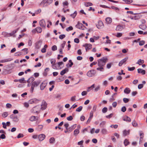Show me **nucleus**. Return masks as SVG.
<instances>
[{"mask_svg":"<svg viewBox=\"0 0 147 147\" xmlns=\"http://www.w3.org/2000/svg\"><path fill=\"white\" fill-rule=\"evenodd\" d=\"M140 141L141 140H142V139L144 137V134L140 132Z\"/></svg>","mask_w":147,"mask_h":147,"instance_id":"680f3d73","label":"nucleus"},{"mask_svg":"<svg viewBox=\"0 0 147 147\" xmlns=\"http://www.w3.org/2000/svg\"><path fill=\"white\" fill-rule=\"evenodd\" d=\"M73 117L71 116H70L67 118V119L68 121H71L73 119Z\"/></svg>","mask_w":147,"mask_h":147,"instance_id":"e2e57ef3","label":"nucleus"},{"mask_svg":"<svg viewBox=\"0 0 147 147\" xmlns=\"http://www.w3.org/2000/svg\"><path fill=\"white\" fill-rule=\"evenodd\" d=\"M47 104L46 102L44 100H43L41 105L40 109L42 110L45 109L47 107Z\"/></svg>","mask_w":147,"mask_h":147,"instance_id":"0eeeda50","label":"nucleus"},{"mask_svg":"<svg viewBox=\"0 0 147 147\" xmlns=\"http://www.w3.org/2000/svg\"><path fill=\"white\" fill-rule=\"evenodd\" d=\"M76 27L79 29L84 30L85 28H86L81 23L78 22V24L76 26Z\"/></svg>","mask_w":147,"mask_h":147,"instance_id":"39448f33","label":"nucleus"},{"mask_svg":"<svg viewBox=\"0 0 147 147\" xmlns=\"http://www.w3.org/2000/svg\"><path fill=\"white\" fill-rule=\"evenodd\" d=\"M137 71L138 72V73H141L143 75H144L145 74V71L144 70H142L141 69H138Z\"/></svg>","mask_w":147,"mask_h":147,"instance_id":"6ab92c4d","label":"nucleus"},{"mask_svg":"<svg viewBox=\"0 0 147 147\" xmlns=\"http://www.w3.org/2000/svg\"><path fill=\"white\" fill-rule=\"evenodd\" d=\"M142 24L139 25V27L141 29L144 30L146 28V25L144 24L143 22H145V21L144 20H143Z\"/></svg>","mask_w":147,"mask_h":147,"instance_id":"9b49d317","label":"nucleus"},{"mask_svg":"<svg viewBox=\"0 0 147 147\" xmlns=\"http://www.w3.org/2000/svg\"><path fill=\"white\" fill-rule=\"evenodd\" d=\"M107 58L106 57L102 58L98 60V65L99 67H102L105 65L107 61Z\"/></svg>","mask_w":147,"mask_h":147,"instance_id":"f257e3e1","label":"nucleus"},{"mask_svg":"<svg viewBox=\"0 0 147 147\" xmlns=\"http://www.w3.org/2000/svg\"><path fill=\"white\" fill-rule=\"evenodd\" d=\"M126 110V107L125 106H123L122 107L121 109V111L123 112H125Z\"/></svg>","mask_w":147,"mask_h":147,"instance_id":"6e6d98bb","label":"nucleus"},{"mask_svg":"<svg viewBox=\"0 0 147 147\" xmlns=\"http://www.w3.org/2000/svg\"><path fill=\"white\" fill-rule=\"evenodd\" d=\"M73 29V27L71 26H70L67 28L66 30L67 31H69L72 30Z\"/></svg>","mask_w":147,"mask_h":147,"instance_id":"4d7b16f0","label":"nucleus"},{"mask_svg":"<svg viewBox=\"0 0 147 147\" xmlns=\"http://www.w3.org/2000/svg\"><path fill=\"white\" fill-rule=\"evenodd\" d=\"M123 100L125 103H126L129 101V99L126 98H124L123 99Z\"/></svg>","mask_w":147,"mask_h":147,"instance_id":"052dcab7","label":"nucleus"},{"mask_svg":"<svg viewBox=\"0 0 147 147\" xmlns=\"http://www.w3.org/2000/svg\"><path fill=\"white\" fill-rule=\"evenodd\" d=\"M145 44V41L144 40H142L139 42V45L140 46H142L144 45Z\"/></svg>","mask_w":147,"mask_h":147,"instance_id":"774afa93","label":"nucleus"},{"mask_svg":"<svg viewBox=\"0 0 147 147\" xmlns=\"http://www.w3.org/2000/svg\"><path fill=\"white\" fill-rule=\"evenodd\" d=\"M144 62V60H142L141 59H139L136 63V64H138L139 65H141L143 64Z\"/></svg>","mask_w":147,"mask_h":147,"instance_id":"5701e85b","label":"nucleus"},{"mask_svg":"<svg viewBox=\"0 0 147 147\" xmlns=\"http://www.w3.org/2000/svg\"><path fill=\"white\" fill-rule=\"evenodd\" d=\"M37 117L35 116H32L30 118L29 120L31 121H34L37 119Z\"/></svg>","mask_w":147,"mask_h":147,"instance_id":"c756f323","label":"nucleus"},{"mask_svg":"<svg viewBox=\"0 0 147 147\" xmlns=\"http://www.w3.org/2000/svg\"><path fill=\"white\" fill-rule=\"evenodd\" d=\"M143 87V84H139L138 86V88L139 89H141Z\"/></svg>","mask_w":147,"mask_h":147,"instance_id":"69168bd1","label":"nucleus"},{"mask_svg":"<svg viewBox=\"0 0 147 147\" xmlns=\"http://www.w3.org/2000/svg\"><path fill=\"white\" fill-rule=\"evenodd\" d=\"M124 144L125 145V146H126L127 145H128V144H129V142L128 141V140L127 139H125V141L124 142Z\"/></svg>","mask_w":147,"mask_h":147,"instance_id":"c03bdc74","label":"nucleus"},{"mask_svg":"<svg viewBox=\"0 0 147 147\" xmlns=\"http://www.w3.org/2000/svg\"><path fill=\"white\" fill-rule=\"evenodd\" d=\"M63 62H59L58 63V65L59 67V69H61L62 68V67H61V66L63 65Z\"/></svg>","mask_w":147,"mask_h":147,"instance_id":"72a5a7b5","label":"nucleus"},{"mask_svg":"<svg viewBox=\"0 0 147 147\" xmlns=\"http://www.w3.org/2000/svg\"><path fill=\"white\" fill-rule=\"evenodd\" d=\"M68 71V69L67 68H65L64 69L62 70L60 72V74L61 75H63L66 73Z\"/></svg>","mask_w":147,"mask_h":147,"instance_id":"aec40b11","label":"nucleus"},{"mask_svg":"<svg viewBox=\"0 0 147 147\" xmlns=\"http://www.w3.org/2000/svg\"><path fill=\"white\" fill-rule=\"evenodd\" d=\"M128 70H129V71H133L135 69V67H128Z\"/></svg>","mask_w":147,"mask_h":147,"instance_id":"864d4df0","label":"nucleus"},{"mask_svg":"<svg viewBox=\"0 0 147 147\" xmlns=\"http://www.w3.org/2000/svg\"><path fill=\"white\" fill-rule=\"evenodd\" d=\"M106 122L105 121H102L100 123V126L101 127H102L104 126Z\"/></svg>","mask_w":147,"mask_h":147,"instance_id":"de8ad7c7","label":"nucleus"},{"mask_svg":"<svg viewBox=\"0 0 147 147\" xmlns=\"http://www.w3.org/2000/svg\"><path fill=\"white\" fill-rule=\"evenodd\" d=\"M36 31L38 33H40L42 31V29L40 27H38L36 28Z\"/></svg>","mask_w":147,"mask_h":147,"instance_id":"a878e982","label":"nucleus"},{"mask_svg":"<svg viewBox=\"0 0 147 147\" xmlns=\"http://www.w3.org/2000/svg\"><path fill=\"white\" fill-rule=\"evenodd\" d=\"M40 108L38 106H36L33 107L31 110V111L33 113H38L40 112Z\"/></svg>","mask_w":147,"mask_h":147,"instance_id":"7ed1b4c3","label":"nucleus"},{"mask_svg":"<svg viewBox=\"0 0 147 147\" xmlns=\"http://www.w3.org/2000/svg\"><path fill=\"white\" fill-rule=\"evenodd\" d=\"M101 132L103 134H106L107 133V130L104 128L102 129L101 130Z\"/></svg>","mask_w":147,"mask_h":147,"instance_id":"ea45409f","label":"nucleus"},{"mask_svg":"<svg viewBox=\"0 0 147 147\" xmlns=\"http://www.w3.org/2000/svg\"><path fill=\"white\" fill-rule=\"evenodd\" d=\"M107 110L108 109L107 108L105 107L102 109V111L103 113H105L107 111Z\"/></svg>","mask_w":147,"mask_h":147,"instance_id":"79ce46f5","label":"nucleus"},{"mask_svg":"<svg viewBox=\"0 0 147 147\" xmlns=\"http://www.w3.org/2000/svg\"><path fill=\"white\" fill-rule=\"evenodd\" d=\"M40 25L42 28H45L46 25L45 20L43 19L41 20L39 22Z\"/></svg>","mask_w":147,"mask_h":147,"instance_id":"1a4fd4ad","label":"nucleus"},{"mask_svg":"<svg viewBox=\"0 0 147 147\" xmlns=\"http://www.w3.org/2000/svg\"><path fill=\"white\" fill-rule=\"evenodd\" d=\"M131 92V90L128 88H126L124 90V93L126 94H129Z\"/></svg>","mask_w":147,"mask_h":147,"instance_id":"4be33fe9","label":"nucleus"},{"mask_svg":"<svg viewBox=\"0 0 147 147\" xmlns=\"http://www.w3.org/2000/svg\"><path fill=\"white\" fill-rule=\"evenodd\" d=\"M47 83V82L44 81L40 85V89L41 90H43L46 86Z\"/></svg>","mask_w":147,"mask_h":147,"instance_id":"6e6552de","label":"nucleus"},{"mask_svg":"<svg viewBox=\"0 0 147 147\" xmlns=\"http://www.w3.org/2000/svg\"><path fill=\"white\" fill-rule=\"evenodd\" d=\"M22 51H24V55L27 54L28 53V49L27 48H24L22 50Z\"/></svg>","mask_w":147,"mask_h":147,"instance_id":"58836bf2","label":"nucleus"},{"mask_svg":"<svg viewBox=\"0 0 147 147\" xmlns=\"http://www.w3.org/2000/svg\"><path fill=\"white\" fill-rule=\"evenodd\" d=\"M77 14V12L76 11H75L74 13L70 15V16H71L73 18H74L76 16Z\"/></svg>","mask_w":147,"mask_h":147,"instance_id":"c9c22d12","label":"nucleus"},{"mask_svg":"<svg viewBox=\"0 0 147 147\" xmlns=\"http://www.w3.org/2000/svg\"><path fill=\"white\" fill-rule=\"evenodd\" d=\"M96 72L95 70L92 69L89 71L87 74V76L89 77L93 76L95 74Z\"/></svg>","mask_w":147,"mask_h":147,"instance_id":"20e7f679","label":"nucleus"},{"mask_svg":"<svg viewBox=\"0 0 147 147\" xmlns=\"http://www.w3.org/2000/svg\"><path fill=\"white\" fill-rule=\"evenodd\" d=\"M13 121L16 122H18L19 121V119L18 117L16 116L14 119L13 120Z\"/></svg>","mask_w":147,"mask_h":147,"instance_id":"a18cd8bd","label":"nucleus"},{"mask_svg":"<svg viewBox=\"0 0 147 147\" xmlns=\"http://www.w3.org/2000/svg\"><path fill=\"white\" fill-rule=\"evenodd\" d=\"M122 34L121 33H117L116 36L117 37H119L122 36Z\"/></svg>","mask_w":147,"mask_h":147,"instance_id":"338daca9","label":"nucleus"},{"mask_svg":"<svg viewBox=\"0 0 147 147\" xmlns=\"http://www.w3.org/2000/svg\"><path fill=\"white\" fill-rule=\"evenodd\" d=\"M129 130H128V131L126 130H125L123 131V134L124 136H126L129 134Z\"/></svg>","mask_w":147,"mask_h":147,"instance_id":"2f4dec72","label":"nucleus"},{"mask_svg":"<svg viewBox=\"0 0 147 147\" xmlns=\"http://www.w3.org/2000/svg\"><path fill=\"white\" fill-rule=\"evenodd\" d=\"M51 49L53 51H54L57 50V47L55 45H53Z\"/></svg>","mask_w":147,"mask_h":147,"instance_id":"09e8293b","label":"nucleus"},{"mask_svg":"<svg viewBox=\"0 0 147 147\" xmlns=\"http://www.w3.org/2000/svg\"><path fill=\"white\" fill-rule=\"evenodd\" d=\"M68 4V3L67 1H65L63 2V5L65 7V8H67V7Z\"/></svg>","mask_w":147,"mask_h":147,"instance_id":"13d9d810","label":"nucleus"},{"mask_svg":"<svg viewBox=\"0 0 147 147\" xmlns=\"http://www.w3.org/2000/svg\"><path fill=\"white\" fill-rule=\"evenodd\" d=\"M132 125L134 127H137L138 126V123L135 120H134L132 123Z\"/></svg>","mask_w":147,"mask_h":147,"instance_id":"4c0bfd02","label":"nucleus"},{"mask_svg":"<svg viewBox=\"0 0 147 147\" xmlns=\"http://www.w3.org/2000/svg\"><path fill=\"white\" fill-rule=\"evenodd\" d=\"M76 127V124H74L68 128V131L70 132L71 131Z\"/></svg>","mask_w":147,"mask_h":147,"instance_id":"a211bd4d","label":"nucleus"},{"mask_svg":"<svg viewBox=\"0 0 147 147\" xmlns=\"http://www.w3.org/2000/svg\"><path fill=\"white\" fill-rule=\"evenodd\" d=\"M84 5L86 7H88L92 5V4L90 2L86 3H84Z\"/></svg>","mask_w":147,"mask_h":147,"instance_id":"f704fd0d","label":"nucleus"},{"mask_svg":"<svg viewBox=\"0 0 147 147\" xmlns=\"http://www.w3.org/2000/svg\"><path fill=\"white\" fill-rule=\"evenodd\" d=\"M43 127V125H39L38 126L37 128V129L38 131H40L42 129Z\"/></svg>","mask_w":147,"mask_h":147,"instance_id":"c85d7f7f","label":"nucleus"},{"mask_svg":"<svg viewBox=\"0 0 147 147\" xmlns=\"http://www.w3.org/2000/svg\"><path fill=\"white\" fill-rule=\"evenodd\" d=\"M55 62L56 61L54 59H51V64H52V67L53 69H56V67L55 66Z\"/></svg>","mask_w":147,"mask_h":147,"instance_id":"4468645a","label":"nucleus"},{"mask_svg":"<svg viewBox=\"0 0 147 147\" xmlns=\"http://www.w3.org/2000/svg\"><path fill=\"white\" fill-rule=\"evenodd\" d=\"M64 126L65 127V128L66 130H68V126H69V124L67 123H65Z\"/></svg>","mask_w":147,"mask_h":147,"instance_id":"603ef678","label":"nucleus"},{"mask_svg":"<svg viewBox=\"0 0 147 147\" xmlns=\"http://www.w3.org/2000/svg\"><path fill=\"white\" fill-rule=\"evenodd\" d=\"M123 29V26L118 25L117 26L116 30L118 31H121Z\"/></svg>","mask_w":147,"mask_h":147,"instance_id":"412c9836","label":"nucleus"},{"mask_svg":"<svg viewBox=\"0 0 147 147\" xmlns=\"http://www.w3.org/2000/svg\"><path fill=\"white\" fill-rule=\"evenodd\" d=\"M66 41H63V44H61V49H63L64 48V47L65 46V45L66 43Z\"/></svg>","mask_w":147,"mask_h":147,"instance_id":"0e129e2a","label":"nucleus"},{"mask_svg":"<svg viewBox=\"0 0 147 147\" xmlns=\"http://www.w3.org/2000/svg\"><path fill=\"white\" fill-rule=\"evenodd\" d=\"M2 34L4 36V37H7L10 36L9 34L5 32H3L2 33Z\"/></svg>","mask_w":147,"mask_h":147,"instance_id":"7c9ffc66","label":"nucleus"},{"mask_svg":"<svg viewBox=\"0 0 147 147\" xmlns=\"http://www.w3.org/2000/svg\"><path fill=\"white\" fill-rule=\"evenodd\" d=\"M82 106H80L76 109V111L78 112H80L82 111Z\"/></svg>","mask_w":147,"mask_h":147,"instance_id":"37998d69","label":"nucleus"},{"mask_svg":"<svg viewBox=\"0 0 147 147\" xmlns=\"http://www.w3.org/2000/svg\"><path fill=\"white\" fill-rule=\"evenodd\" d=\"M96 69L98 70H99L101 71H104V68L102 67H100L97 68Z\"/></svg>","mask_w":147,"mask_h":147,"instance_id":"5fc2aeb1","label":"nucleus"},{"mask_svg":"<svg viewBox=\"0 0 147 147\" xmlns=\"http://www.w3.org/2000/svg\"><path fill=\"white\" fill-rule=\"evenodd\" d=\"M65 37V34H61L59 35V38L61 39H63Z\"/></svg>","mask_w":147,"mask_h":147,"instance_id":"8fccbe9b","label":"nucleus"},{"mask_svg":"<svg viewBox=\"0 0 147 147\" xmlns=\"http://www.w3.org/2000/svg\"><path fill=\"white\" fill-rule=\"evenodd\" d=\"M19 29V28H17V29L13 31L11 33H9V36H12L14 34L16 33L17 32V31H18V30Z\"/></svg>","mask_w":147,"mask_h":147,"instance_id":"cd10ccee","label":"nucleus"},{"mask_svg":"<svg viewBox=\"0 0 147 147\" xmlns=\"http://www.w3.org/2000/svg\"><path fill=\"white\" fill-rule=\"evenodd\" d=\"M34 78L33 77H31L29 78L27 81V82L29 83H32L34 81Z\"/></svg>","mask_w":147,"mask_h":147,"instance_id":"b1692460","label":"nucleus"},{"mask_svg":"<svg viewBox=\"0 0 147 147\" xmlns=\"http://www.w3.org/2000/svg\"><path fill=\"white\" fill-rule=\"evenodd\" d=\"M40 100L37 99L36 98H34L30 100L29 101V103L30 104H32L33 103L36 104L39 102Z\"/></svg>","mask_w":147,"mask_h":147,"instance_id":"423d86ee","label":"nucleus"},{"mask_svg":"<svg viewBox=\"0 0 147 147\" xmlns=\"http://www.w3.org/2000/svg\"><path fill=\"white\" fill-rule=\"evenodd\" d=\"M123 121L130 122L131 121V119L130 117L128 116H127L126 117L123 118Z\"/></svg>","mask_w":147,"mask_h":147,"instance_id":"bb28decb","label":"nucleus"},{"mask_svg":"<svg viewBox=\"0 0 147 147\" xmlns=\"http://www.w3.org/2000/svg\"><path fill=\"white\" fill-rule=\"evenodd\" d=\"M45 137V135L42 134L38 136V138L39 141H42L44 140Z\"/></svg>","mask_w":147,"mask_h":147,"instance_id":"dca6fc26","label":"nucleus"},{"mask_svg":"<svg viewBox=\"0 0 147 147\" xmlns=\"http://www.w3.org/2000/svg\"><path fill=\"white\" fill-rule=\"evenodd\" d=\"M40 83V81H34L32 83L30 89V92L31 93L33 92L34 87H37Z\"/></svg>","mask_w":147,"mask_h":147,"instance_id":"f03ea898","label":"nucleus"},{"mask_svg":"<svg viewBox=\"0 0 147 147\" xmlns=\"http://www.w3.org/2000/svg\"><path fill=\"white\" fill-rule=\"evenodd\" d=\"M55 141V139L54 138H51L49 139V142L51 144L53 143Z\"/></svg>","mask_w":147,"mask_h":147,"instance_id":"e433bc0d","label":"nucleus"},{"mask_svg":"<svg viewBox=\"0 0 147 147\" xmlns=\"http://www.w3.org/2000/svg\"><path fill=\"white\" fill-rule=\"evenodd\" d=\"M42 41L41 40H40L36 43V48L37 49H39L41 46Z\"/></svg>","mask_w":147,"mask_h":147,"instance_id":"9d476101","label":"nucleus"},{"mask_svg":"<svg viewBox=\"0 0 147 147\" xmlns=\"http://www.w3.org/2000/svg\"><path fill=\"white\" fill-rule=\"evenodd\" d=\"M106 21L107 24H109L111 22L112 20L111 18L108 17L106 19Z\"/></svg>","mask_w":147,"mask_h":147,"instance_id":"393cba45","label":"nucleus"},{"mask_svg":"<svg viewBox=\"0 0 147 147\" xmlns=\"http://www.w3.org/2000/svg\"><path fill=\"white\" fill-rule=\"evenodd\" d=\"M130 18L131 20H138L139 19H140V16L139 15H138L135 16L134 17H132L131 16L130 17Z\"/></svg>","mask_w":147,"mask_h":147,"instance_id":"f3484780","label":"nucleus"},{"mask_svg":"<svg viewBox=\"0 0 147 147\" xmlns=\"http://www.w3.org/2000/svg\"><path fill=\"white\" fill-rule=\"evenodd\" d=\"M103 26V22L101 21H99L98 22V24L96 25V26L99 29L102 28Z\"/></svg>","mask_w":147,"mask_h":147,"instance_id":"2eb2a0df","label":"nucleus"},{"mask_svg":"<svg viewBox=\"0 0 147 147\" xmlns=\"http://www.w3.org/2000/svg\"><path fill=\"white\" fill-rule=\"evenodd\" d=\"M23 136H24V135L20 133L18 134V135L17 136V138H22L23 137Z\"/></svg>","mask_w":147,"mask_h":147,"instance_id":"bf43d9fd","label":"nucleus"},{"mask_svg":"<svg viewBox=\"0 0 147 147\" xmlns=\"http://www.w3.org/2000/svg\"><path fill=\"white\" fill-rule=\"evenodd\" d=\"M46 3H46V2L45 0H43L41 2V3L40 4V5L43 6H44L45 4Z\"/></svg>","mask_w":147,"mask_h":147,"instance_id":"3c124183","label":"nucleus"},{"mask_svg":"<svg viewBox=\"0 0 147 147\" xmlns=\"http://www.w3.org/2000/svg\"><path fill=\"white\" fill-rule=\"evenodd\" d=\"M128 59V57H126L124 59H123L121 61H120L119 64V66H121L122 65L127 61Z\"/></svg>","mask_w":147,"mask_h":147,"instance_id":"f8f14e48","label":"nucleus"},{"mask_svg":"<svg viewBox=\"0 0 147 147\" xmlns=\"http://www.w3.org/2000/svg\"><path fill=\"white\" fill-rule=\"evenodd\" d=\"M8 115V114L7 112H4L2 114V116L4 117H6Z\"/></svg>","mask_w":147,"mask_h":147,"instance_id":"49530a36","label":"nucleus"},{"mask_svg":"<svg viewBox=\"0 0 147 147\" xmlns=\"http://www.w3.org/2000/svg\"><path fill=\"white\" fill-rule=\"evenodd\" d=\"M83 46L85 47L86 51H87L88 50L91 49L92 48V45L90 44H86L85 45H83Z\"/></svg>","mask_w":147,"mask_h":147,"instance_id":"ddd939ff","label":"nucleus"},{"mask_svg":"<svg viewBox=\"0 0 147 147\" xmlns=\"http://www.w3.org/2000/svg\"><path fill=\"white\" fill-rule=\"evenodd\" d=\"M79 133V129H76L74 130V135L76 136Z\"/></svg>","mask_w":147,"mask_h":147,"instance_id":"473e14b6","label":"nucleus"},{"mask_svg":"<svg viewBox=\"0 0 147 147\" xmlns=\"http://www.w3.org/2000/svg\"><path fill=\"white\" fill-rule=\"evenodd\" d=\"M22 54V52H17L15 53V55L16 56H18L21 55Z\"/></svg>","mask_w":147,"mask_h":147,"instance_id":"a19ab883","label":"nucleus"}]
</instances>
